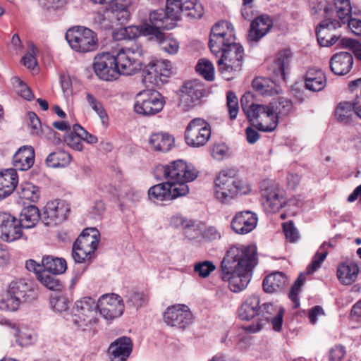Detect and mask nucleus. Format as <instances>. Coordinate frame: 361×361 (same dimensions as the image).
Segmentation results:
<instances>
[{
	"label": "nucleus",
	"instance_id": "nucleus-29",
	"mask_svg": "<svg viewBox=\"0 0 361 361\" xmlns=\"http://www.w3.org/2000/svg\"><path fill=\"white\" fill-rule=\"evenodd\" d=\"M35 154L33 147H20L13 157V166L19 170L27 171L30 169L35 163Z\"/></svg>",
	"mask_w": 361,
	"mask_h": 361
},
{
	"label": "nucleus",
	"instance_id": "nucleus-45",
	"mask_svg": "<svg viewBox=\"0 0 361 361\" xmlns=\"http://www.w3.org/2000/svg\"><path fill=\"white\" fill-rule=\"evenodd\" d=\"M14 295L8 288L0 294V309L7 311H16L21 301Z\"/></svg>",
	"mask_w": 361,
	"mask_h": 361
},
{
	"label": "nucleus",
	"instance_id": "nucleus-49",
	"mask_svg": "<svg viewBox=\"0 0 361 361\" xmlns=\"http://www.w3.org/2000/svg\"><path fill=\"white\" fill-rule=\"evenodd\" d=\"M148 296L144 290H133L128 293L127 303L131 307L139 308L147 303Z\"/></svg>",
	"mask_w": 361,
	"mask_h": 361
},
{
	"label": "nucleus",
	"instance_id": "nucleus-50",
	"mask_svg": "<svg viewBox=\"0 0 361 361\" xmlns=\"http://www.w3.org/2000/svg\"><path fill=\"white\" fill-rule=\"evenodd\" d=\"M178 48L176 40L166 37L165 34L159 30V51L169 54H175L178 52Z\"/></svg>",
	"mask_w": 361,
	"mask_h": 361
},
{
	"label": "nucleus",
	"instance_id": "nucleus-22",
	"mask_svg": "<svg viewBox=\"0 0 361 361\" xmlns=\"http://www.w3.org/2000/svg\"><path fill=\"white\" fill-rule=\"evenodd\" d=\"M257 217L250 211L240 212L235 214L231 221V228L238 234H246L251 232L257 226Z\"/></svg>",
	"mask_w": 361,
	"mask_h": 361
},
{
	"label": "nucleus",
	"instance_id": "nucleus-38",
	"mask_svg": "<svg viewBox=\"0 0 361 361\" xmlns=\"http://www.w3.org/2000/svg\"><path fill=\"white\" fill-rule=\"evenodd\" d=\"M180 10L183 16L191 19H200L204 14V8L197 1H185L180 4Z\"/></svg>",
	"mask_w": 361,
	"mask_h": 361
},
{
	"label": "nucleus",
	"instance_id": "nucleus-60",
	"mask_svg": "<svg viewBox=\"0 0 361 361\" xmlns=\"http://www.w3.org/2000/svg\"><path fill=\"white\" fill-rule=\"evenodd\" d=\"M226 98L229 116L231 120H233L237 117L239 109L238 98L235 93L231 91L227 92Z\"/></svg>",
	"mask_w": 361,
	"mask_h": 361
},
{
	"label": "nucleus",
	"instance_id": "nucleus-15",
	"mask_svg": "<svg viewBox=\"0 0 361 361\" xmlns=\"http://www.w3.org/2000/svg\"><path fill=\"white\" fill-rule=\"evenodd\" d=\"M158 13L154 11L149 13V18L146 19L140 26H128L118 30L116 35L120 34L122 37L133 39L140 35H158Z\"/></svg>",
	"mask_w": 361,
	"mask_h": 361
},
{
	"label": "nucleus",
	"instance_id": "nucleus-8",
	"mask_svg": "<svg viewBox=\"0 0 361 361\" xmlns=\"http://www.w3.org/2000/svg\"><path fill=\"white\" fill-rule=\"evenodd\" d=\"M97 304L91 298H83L76 302L73 321L83 331L87 330L86 326H90L93 333L96 332L95 325L97 323L96 319Z\"/></svg>",
	"mask_w": 361,
	"mask_h": 361
},
{
	"label": "nucleus",
	"instance_id": "nucleus-51",
	"mask_svg": "<svg viewBox=\"0 0 361 361\" xmlns=\"http://www.w3.org/2000/svg\"><path fill=\"white\" fill-rule=\"evenodd\" d=\"M196 71L208 81H212L214 78V68L211 61L207 59H200L197 66Z\"/></svg>",
	"mask_w": 361,
	"mask_h": 361
},
{
	"label": "nucleus",
	"instance_id": "nucleus-26",
	"mask_svg": "<svg viewBox=\"0 0 361 361\" xmlns=\"http://www.w3.org/2000/svg\"><path fill=\"white\" fill-rule=\"evenodd\" d=\"M273 26L272 19L267 15H262L256 18L250 25L249 39L257 42L266 35Z\"/></svg>",
	"mask_w": 361,
	"mask_h": 361
},
{
	"label": "nucleus",
	"instance_id": "nucleus-28",
	"mask_svg": "<svg viewBox=\"0 0 361 361\" xmlns=\"http://www.w3.org/2000/svg\"><path fill=\"white\" fill-rule=\"evenodd\" d=\"M134 0H91L94 4L106 5L113 13H116L118 20H127L130 16L129 8Z\"/></svg>",
	"mask_w": 361,
	"mask_h": 361
},
{
	"label": "nucleus",
	"instance_id": "nucleus-42",
	"mask_svg": "<svg viewBox=\"0 0 361 361\" xmlns=\"http://www.w3.org/2000/svg\"><path fill=\"white\" fill-rule=\"evenodd\" d=\"M178 6L175 7L166 6V9L164 12V16L160 18L159 22V30H171L176 26V22L178 20V11L176 10Z\"/></svg>",
	"mask_w": 361,
	"mask_h": 361
},
{
	"label": "nucleus",
	"instance_id": "nucleus-47",
	"mask_svg": "<svg viewBox=\"0 0 361 361\" xmlns=\"http://www.w3.org/2000/svg\"><path fill=\"white\" fill-rule=\"evenodd\" d=\"M20 197L23 200L36 202L39 198V190L31 183H24L20 185Z\"/></svg>",
	"mask_w": 361,
	"mask_h": 361
},
{
	"label": "nucleus",
	"instance_id": "nucleus-32",
	"mask_svg": "<svg viewBox=\"0 0 361 361\" xmlns=\"http://www.w3.org/2000/svg\"><path fill=\"white\" fill-rule=\"evenodd\" d=\"M235 39L233 33L228 36H209V47L213 54L219 57L224 49L235 43Z\"/></svg>",
	"mask_w": 361,
	"mask_h": 361
},
{
	"label": "nucleus",
	"instance_id": "nucleus-56",
	"mask_svg": "<svg viewBox=\"0 0 361 361\" xmlns=\"http://www.w3.org/2000/svg\"><path fill=\"white\" fill-rule=\"evenodd\" d=\"M87 99L91 107L97 113L102 123L107 124L109 117L102 104L91 94H87Z\"/></svg>",
	"mask_w": 361,
	"mask_h": 361
},
{
	"label": "nucleus",
	"instance_id": "nucleus-62",
	"mask_svg": "<svg viewBox=\"0 0 361 361\" xmlns=\"http://www.w3.org/2000/svg\"><path fill=\"white\" fill-rule=\"evenodd\" d=\"M338 45L351 49L355 56L361 60V44L358 42L350 38H342L339 40Z\"/></svg>",
	"mask_w": 361,
	"mask_h": 361
},
{
	"label": "nucleus",
	"instance_id": "nucleus-58",
	"mask_svg": "<svg viewBox=\"0 0 361 361\" xmlns=\"http://www.w3.org/2000/svg\"><path fill=\"white\" fill-rule=\"evenodd\" d=\"M215 269L214 264L207 260L197 262L194 265V271L202 278L208 277Z\"/></svg>",
	"mask_w": 361,
	"mask_h": 361
},
{
	"label": "nucleus",
	"instance_id": "nucleus-7",
	"mask_svg": "<svg viewBox=\"0 0 361 361\" xmlns=\"http://www.w3.org/2000/svg\"><path fill=\"white\" fill-rule=\"evenodd\" d=\"M310 7L312 15L324 16V19L336 18L343 20L351 11L350 0H334V4L326 0H310Z\"/></svg>",
	"mask_w": 361,
	"mask_h": 361
},
{
	"label": "nucleus",
	"instance_id": "nucleus-41",
	"mask_svg": "<svg viewBox=\"0 0 361 361\" xmlns=\"http://www.w3.org/2000/svg\"><path fill=\"white\" fill-rule=\"evenodd\" d=\"M71 156L64 150H57L47 158V163L51 167H65L71 161Z\"/></svg>",
	"mask_w": 361,
	"mask_h": 361
},
{
	"label": "nucleus",
	"instance_id": "nucleus-1",
	"mask_svg": "<svg viewBox=\"0 0 361 361\" xmlns=\"http://www.w3.org/2000/svg\"><path fill=\"white\" fill-rule=\"evenodd\" d=\"M257 264L255 247L233 245L226 252L221 262L222 279L228 281L231 291L238 293L248 285L253 268Z\"/></svg>",
	"mask_w": 361,
	"mask_h": 361
},
{
	"label": "nucleus",
	"instance_id": "nucleus-39",
	"mask_svg": "<svg viewBox=\"0 0 361 361\" xmlns=\"http://www.w3.org/2000/svg\"><path fill=\"white\" fill-rule=\"evenodd\" d=\"M8 290L20 301H25L32 291L30 284L24 279H18L13 281L8 286Z\"/></svg>",
	"mask_w": 361,
	"mask_h": 361
},
{
	"label": "nucleus",
	"instance_id": "nucleus-48",
	"mask_svg": "<svg viewBox=\"0 0 361 361\" xmlns=\"http://www.w3.org/2000/svg\"><path fill=\"white\" fill-rule=\"evenodd\" d=\"M184 161L178 159L170 162L169 164L165 165L163 167L164 176L167 179L166 182H175L177 176H180L178 171L180 170Z\"/></svg>",
	"mask_w": 361,
	"mask_h": 361
},
{
	"label": "nucleus",
	"instance_id": "nucleus-3",
	"mask_svg": "<svg viewBox=\"0 0 361 361\" xmlns=\"http://www.w3.org/2000/svg\"><path fill=\"white\" fill-rule=\"evenodd\" d=\"M178 173L175 182L159 183V201L170 202L186 195L189 192L187 183L195 180L199 172L191 164L184 161Z\"/></svg>",
	"mask_w": 361,
	"mask_h": 361
},
{
	"label": "nucleus",
	"instance_id": "nucleus-44",
	"mask_svg": "<svg viewBox=\"0 0 361 361\" xmlns=\"http://www.w3.org/2000/svg\"><path fill=\"white\" fill-rule=\"evenodd\" d=\"M269 104L276 114L278 120L279 116L288 115L293 108V104L291 101L284 97H279Z\"/></svg>",
	"mask_w": 361,
	"mask_h": 361
},
{
	"label": "nucleus",
	"instance_id": "nucleus-18",
	"mask_svg": "<svg viewBox=\"0 0 361 361\" xmlns=\"http://www.w3.org/2000/svg\"><path fill=\"white\" fill-rule=\"evenodd\" d=\"M70 207L63 200H55L47 203L44 211L47 225H57L67 219Z\"/></svg>",
	"mask_w": 361,
	"mask_h": 361
},
{
	"label": "nucleus",
	"instance_id": "nucleus-23",
	"mask_svg": "<svg viewBox=\"0 0 361 361\" xmlns=\"http://www.w3.org/2000/svg\"><path fill=\"white\" fill-rule=\"evenodd\" d=\"M133 349L130 338L123 336L113 342L108 350L111 361H126Z\"/></svg>",
	"mask_w": 361,
	"mask_h": 361
},
{
	"label": "nucleus",
	"instance_id": "nucleus-34",
	"mask_svg": "<svg viewBox=\"0 0 361 361\" xmlns=\"http://www.w3.org/2000/svg\"><path fill=\"white\" fill-rule=\"evenodd\" d=\"M252 86L255 91L263 96H272L279 93L278 87L271 80L258 77L253 80Z\"/></svg>",
	"mask_w": 361,
	"mask_h": 361
},
{
	"label": "nucleus",
	"instance_id": "nucleus-52",
	"mask_svg": "<svg viewBox=\"0 0 361 361\" xmlns=\"http://www.w3.org/2000/svg\"><path fill=\"white\" fill-rule=\"evenodd\" d=\"M37 279L45 287L50 290H60L61 284L59 281L53 275L49 274V271L42 270L38 274Z\"/></svg>",
	"mask_w": 361,
	"mask_h": 361
},
{
	"label": "nucleus",
	"instance_id": "nucleus-9",
	"mask_svg": "<svg viewBox=\"0 0 361 361\" xmlns=\"http://www.w3.org/2000/svg\"><path fill=\"white\" fill-rule=\"evenodd\" d=\"M211 137V126L204 119L195 118L185 128V140L188 145L200 147L205 145Z\"/></svg>",
	"mask_w": 361,
	"mask_h": 361
},
{
	"label": "nucleus",
	"instance_id": "nucleus-10",
	"mask_svg": "<svg viewBox=\"0 0 361 361\" xmlns=\"http://www.w3.org/2000/svg\"><path fill=\"white\" fill-rule=\"evenodd\" d=\"M114 53L102 52L94 59L93 69L97 76L102 80L112 82L120 78Z\"/></svg>",
	"mask_w": 361,
	"mask_h": 361
},
{
	"label": "nucleus",
	"instance_id": "nucleus-61",
	"mask_svg": "<svg viewBox=\"0 0 361 361\" xmlns=\"http://www.w3.org/2000/svg\"><path fill=\"white\" fill-rule=\"evenodd\" d=\"M305 280V274L302 273L300 274L297 280L295 281L293 286L291 287L290 291L289 293V298L297 305H298V295L300 292L301 286L303 285Z\"/></svg>",
	"mask_w": 361,
	"mask_h": 361
},
{
	"label": "nucleus",
	"instance_id": "nucleus-19",
	"mask_svg": "<svg viewBox=\"0 0 361 361\" xmlns=\"http://www.w3.org/2000/svg\"><path fill=\"white\" fill-rule=\"evenodd\" d=\"M341 27V23L336 18L324 19L316 29L318 43L323 47H331L339 39V37L331 34V31Z\"/></svg>",
	"mask_w": 361,
	"mask_h": 361
},
{
	"label": "nucleus",
	"instance_id": "nucleus-30",
	"mask_svg": "<svg viewBox=\"0 0 361 361\" xmlns=\"http://www.w3.org/2000/svg\"><path fill=\"white\" fill-rule=\"evenodd\" d=\"M287 276L276 271L268 275L263 281V288L267 293H274L283 289L288 283Z\"/></svg>",
	"mask_w": 361,
	"mask_h": 361
},
{
	"label": "nucleus",
	"instance_id": "nucleus-4",
	"mask_svg": "<svg viewBox=\"0 0 361 361\" xmlns=\"http://www.w3.org/2000/svg\"><path fill=\"white\" fill-rule=\"evenodd\" d=\"M65 37L71 48L78 53L94 51L99 47L97 34L83 26L70 27L66 31Z\"/></svg>",
	"mask_w": 361,
	"mask_h": 361
},
{
	"label": "nucleus",
	"instance_id": "nucleus-5",
	"mask_svg": "<svg viewBox=\"0 0 361 361\" xmlns=\"http://www.w3.org/2000/svg\"><path fill=\"white\" fill-rule=\"evenodd\" d=\"M99 240L100 234L97 229H84L73 243L72 255L75 261L78 263L90 261L94 257Z\"/></svg>",
	"mask_w": 361,
	"mask_h": 361
},
{
	"label": "nucleus",
	"instance_id": "nucleus-63",
	"mask_svg": "<svg viewBox=\"0 0 361 361\" xmlns=\"http://www.w3.org/2000/svg\"><path fill=\"white\" fill-rule=\"evenodd\" d=\"M352 13V11H350ZM341 24L348 23V28L354 33L355 35L361 36V20L352 18L351 13L348 14L347 18L343 20H338Z\"/></svg>",
	"mask_w": 361,
	"mask_h": 361
},
{
	"label": "nucleus",
	"instance_id": "nucleus-25",
	"mask_svg": "<svg viewBox=\"0 0 361 361\" xmlns=\"http://www.w3.org/2000/svg\"><path fill=\"white\" fill-rule=\"evenodd\" d=\"M355 114L361 118V101L360 97H357L353 104L348 102H340L335 111V116L340 123H349L353 114Z\"/></svg>",
	"mask_w": 361,
	"mask_h": 361
},
{
	"label": "nucleus",
	"instance_id": "nucleus-13",
	"mask_svg": "<svg viewBox=\"0 0 361 361\" xmlns=\"http://www.w3.org/2000/svg\"><path fill=\"white\" fill-rule=\"evenodd\" d=\"M164 321L171 326L185 329L193 322V315L185 305H176L168 307L164 313Z\"/></svg>",
	"mask_w": 361,
	"mask_h": 361
},
{
	"label": "nucleus",
	"instance_id": "nucleus-6",
	"mask_svg": "<svg viewBox=\"0 0 361 361\" xmlns=\"http://www.w3.org/2000/svg\"><path fill=\"white\" fill-rule=\"evenodd\" d=\"M244 50L243 47L235 43L224 50L216 61L219 71L229 80L233 75L241 71Z\"/></svg>",
	"mask_w": 361,
	"mask_h": 361
},
{
	"label": "nucleus",
	"instance_id": "nucleus-21",
	"mask_svg": "<svg viewBox=\"0 0 361 361\" xmlns=\"http://www.w3.org/2000/svg\"><path fill=\"white\" fill-rule=\"evenodd\" d=\"M135 111L140 114L150 116L158 111V92L145 90L137 98Z\"/></svg>",
	"mask_w": 361,
	"mask_h": 361
},
{
	"label": "nucleus",
	"instance_id": "nucleus-20",
	"mask_svg": "<svg viewBox=\"0 0 361 361\" xmlns=\"http://www.w3.org/2000/svg\"><path fill=\"white\" fill-rule=\"evenodd\" d=\"M261 188L262 202L266 212L274 213L283 207L285 200L282 192L277 187L270 185L264 188L262 185Z\"/></svg>",
	"mask_w": 361,
	"mask_h": 361
},
{
	"label": "nucleus",
	"instance_id": "nucleus-53",
	"mask_svg": "<svg viewBox=\"0 0 361 361\" xmlns=\"http://www.w3.org/2000/svg\"><path fill=\"white\" fill-rule=\"evenodd\" d=\"M77 128H80V125H74L72 131L64 137V140L73 149L81 151L83 149L82 137L77 133Z\"/></svg>",
	"mask_w": 361,
	"mask_h": 361
},
{
	"label": "nucleus",
	"instance_id": "nucleus-64",
	"mask_svg": "<svg viewBox=\"0 0 361 361\" xmlns=\"http://www.w3.org/2000/svg\"><path fill=\"white\" fill-rule=\"evenodd\" d=\"M283 228L286 238L290 243H295L300 238L299 232L292 221L283 223Z\"/></svg>",
	"mask_w": 361,
	"mask_h": 361
},
{
	"label": "nucleus",
	"instance_id": "nucleus-43",
	"mask_svg": "<svg viewBox=\"0 0 361 361\" xmlns=\"http://www.w3.org/2000/svg\"><path fill=\"white\" fill-rule=\"evenodd\" d=\"M292 58V53L288 49H284L279 52L278 58L275 61L277 67L276 74L280 75L283 80H286V70L288 68Z\"/></svg>",
	"mask_w": 361,
	"mask_h": 361
},
{
	"label": "nucleus",
	"instance_id": "nucleus-31",
	"mask_svg": "<svg viewBox=\"0 0 361 361\" xmlns=\"http://www.w3.org/2000/svg\"><path fill=\"white\" fill-rule=\"evenodd\" d=\"M326 79L324 73L319 69L310 68L305 75V87L307 89L318 92L324 89Z\"/></svg>",
	"mask_w": 361,
	"mask_h": 361
},
{
	"label": "nucleus",
	"instance_id": "nucleus-55",
	"mask_svg": "<svg viewBox=\"0 0 361 361\" xmlns=\"http://www.w3.org/2000/svg\"><path fill=\"white\" fill-rule=\"evenodd\" d=\"M184 235L190 240L197 239L202 235V228L200 223L189 220L184 226Z\"/></svg>",
	"mask_w": 361,
	"mask_h": 361
},
{
	"label": "nucleus",
	"instance_id": "nucleus-27",
	"mask_svg": "<svg viewBox=\"0 0 361 361\" xmlns=\"http://www.w3.org/2000/svg\"><path fill=\"white\" fill-rule=\"evenodd\" d=\"M18 176L16 169H8L0 171V200L9 196L16 189Z\"/></svg>",
	"mask_w": 361,
	"mask_h": 361
},
{
	"label": "nucleus",
	"instance_id": "nucleus-37",
	"mask_svg": "<svg viewBox=\"0 0 361 361\" xmlns=\"http://www.w3.org/2000/svg\"><path fill=\"white\" fill-rule=\"evenodd\" d=\"M143 82L147 90L157 91L158 87V68L156 61L149 63L143 71Z\"/></svg>",
	"mask_w": 361,
	"mask_h": 361
},
{
	"label": "nucleus",
	"instance_id": "nucleus-24",
	"mask_svg": "<svg viewBox=\"0 0 361 361\" xmlns=\"http://www.w3.org/2000/svg\"><path fill=\"white\" fill-rule=\"evenodd\" d=\"M353 55L346 51H341L334 54L329 61L331 71L336 75H344L353 68Z\"/></svg>",
	"mask_w": 361,
	"mask_h": 361
},
{
	"label": "nucleus",
	"instance_id": "nucleus-16",
	"mask_svg": "<svg viewBox=\"0 0 361 361\" xmlns=\"http://www.w3.org/2000/svg\"><path fill=\"white\" fill-rule=\"evenodd\" d=\"M204 88L196 81H188L180 89L179 107L183 111H188L197 105L203 96Z\"/></svg>",
	"mask_w": 361,
	"mask_h": 361
},
{
	"label": "nucleus",
	"instance_id": "nucleus-35",
	"mask_svg": "<svg viewBox=\"0 0 361 361\" xmlns=\"http://www.w3.org/2000/svg\"><path fill=\"white\" fill-rule=\"evenodd\" d=\"M40 219V213L36 206L30 205L25 207L20 213V219L22 228H30L35 226Z\"/></svg>",
	"mask_w": 361,
	"mask_h": 361
},
{
	"label": "nucleus",
	"instance_id": "nucleus-12",
	"mask_svg": "<svg viewBox=\"0 0 361 361\" xmlns=\"http://www.w3.org/2000/svg\"><path fill=\"white\" fill-rule=\"evenodd\" d=\"M250 121L257 130L264 132H271L278 125L277 116L270 104H260L248 118Z\"/></svg>",
	"mask_w": 361,
	"mask_h": 361
},
{
	"label": "nucleus",
	"instance_id": "nucleus-11",
	"mask_svg": "<svg viewBox=\"0 0 361 361\" xmlns=\"http://www.w3.org/2000/svg\"><path fill=\"white\" fill-rule=\"evenodd\" d=\"M141 53L130 48H121L114 53V59L116 60L118 71L120 75H133L142 68L140 61Z\"/></svg>",
	"mask_w": 361,
	"mask_h": 361
},
{
	"label": "nucleus",
	"instance_id": "nucleus-59",
	"mask_svg": "<svg viewBox=\"0 0 361 361\" xmlns=\"http://www.w3.org/2000/svg\"><path fill=\"white\" fill-rule=\"evenodd\" d=\"M327 255V250L318 251L313 257L312 263L307 269V274H312L317 271L321 267L322 263L324 261Z\"/></svg>",
	"mask_w": 361,
	"mask_h": 361
},
{
	"label": "nucleus",
	"instance_id": "nucleus-33",
	"mask_svg": "<svg viewBox=\"0 0 361 361\" xmlns=\"http://www.w3.org/2000/svg\"><path fill=\"white\" fill-rule=\"evenodd\" d=\"M259 308V298L257 296H251L243 303L239 310V317L242 320H250L256 315L258 316Z\"/></svg>",
	"mask_w": 361,
	"mask_h": 361
},
{
	"label": "nucleus",
	"instance_id": "nucleus-40",
	"mask_svg": "<svg viewBox=\"0 0 361 361\" xmlns=\"http://www.w3.org/2000/svg\"><path fill=\"white\" fill-rule=\"evenodd\" d=\"M358 271V267L355 264L352 263L349 265L343 264L338 267L337 276L342 283L349 285L355 280Z\"/></svg>",
	"mask_w": 361,
	"mask_h": 361
},
{
	"label": "nucleus",
	"instance_id": "nucleus-2",
	"mask_svg": "<svg viewBox=\"0 0 361 361\" xmlns=\"http://www.w3.org/2000/svg\"><path fill=\"white\" fill-rule=\"evenodd\" d=\"M232 169L221 171L214 181L215 197L221 202H228L238 195H246L251 191L250 185L243 180H236Z\"/></svg>",
	"mask_w": 361,
	"mask_h": 361
},
{
	"label": "nucleus",
	"instance_id": "nucleus-46",
	"mask_svg": "<svg viewBox=\"0 0 361 361\" xmlns=\"http://www.w3.org/2000/svg\"><path fill=\"white\" fill-rule=\"evenodd\" d=\"M27 51L22 57L20 63L30 70H34L37 66V56L39 54V50L37 47L32 43H27Z\"/></svg>",
	"mask_w": 361,
	"mask_h": 361
},
{
	"label": "nucleus",
	"instance_id": "nucleus-14",
	"mask_svg": "<svg viewBox=\"0 0 361 361\" xmlns=\"http://www.w3.org/2000/svg\"><path fill=\"white\" fill-rule=\"evenodd\" d=\"M23 235L20 221L10 213L0 212V239L11 243L20 239Z\"/></svg>",
	"mask_w": 361,
	"mask_h": 361
},
{
	"label": "nucleus",
	"instance_id": "nucleus-17",
	"mask_svg": "<svg viewBox=\"0 0 361 361\" xmlns=\"http://www.w3.org/2000/svg\"><path fill=\"white\" fill-rule=\"evenodd\" d=\"M97 308L105 318L112 319L121 315L124 305L120 296L111 293L104 295L99 299Z\"/></svg>",
	"mask_w": 361,
	"mask_h": 361
},
{
	"label": "nucleus",
	"instance_id": "nucleus-36",
	"mask_svg": "<svg viewBox=\"0 0 361 361\" xmlns=\"http://www.w3.org/2000/svg\"><path fill=\"white\" fill-rule=\"evenodd\" d=\"M43 269L56 275L63 274L67 267L65 259L53 256H44L42 259Z\"/></svg>",
	"mask_w": 361,
	"mask_h": 361
},
{
	"label": "nucleus",
	"instance_id": "nucleus-54",
	"mask_svg": "<svg viewBox=\"0 0 361 361\" xmlns=\"http://www.w3.org/2000/svg\"><path fill=\"white\" fill-rule=\"evenodd\" d=\"M242 110L248 118L260 104L254 103L253 95L250 92L245 93L240 99Z\"/></svg>",
	"mask_w": 361,
	"mask_h": 361
},
{
	"label": "nucleus",
	"instance_id": "nucleus-57",
	"mask_svg": "<svg viewBox=\"0 0 361 361\" xmlns=\"http://www.w3.org/2000/svg\"><path fill=\"white\" fill-rule=\"evenodd\" d=\"M233 33V27L227 21L216 23L212 28L209 36H228Z\"/></svg>",
	"mask_w": 361,
	"mask_h": 361
}]
</instances>
